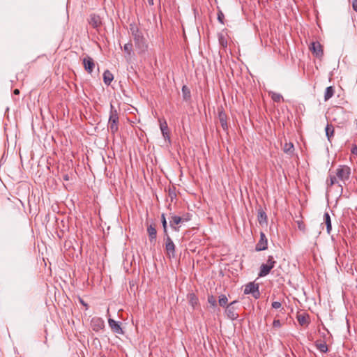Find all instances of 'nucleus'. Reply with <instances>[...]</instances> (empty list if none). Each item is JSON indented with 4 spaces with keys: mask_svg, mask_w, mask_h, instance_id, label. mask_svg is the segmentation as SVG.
<instances>
[{
    "mask_svg": "<svg viewBox=\"0 0 357 357\" xmlns=\"http://www.w3.org/2000/svg\"><path fill=\"white\" fill-rule=\"evenodd\" d=\"M130 31L133 37L135 45L139 50V52H144L147 50V44L142 33L135 24H130Z\"/></svg>",
    "mask_w": 357,
    "mask_h": 357,
    "instance_id": "1",
    "label": "nucleus"
},
{
    "mask_svg": "<svg viewBox=\"0 0 357 357\" xmlns=\"http://www.w3.org/2000/svg\"><path fill=\"white\" fill-rule=\"evenodd\" d=\"M108 128L112 134H115L119 129V114L112 104L110 105Z\"/></svg>",
    "mask_w": 357,
    "mask_h": 357,
    "instance_id": "2",
    "label": "nucleus"
},
{
    "mask_svg": "<svg viewBox=\"0 0 357 357\" xmlns=\"http://www.w3.org/2000/svg\"><path fill=\"white\" fill-rule=\"evenodd\" d=\"M276 261L273 256H268L266 264H262L260 266L259 277H264L269 274L271 270L275 266Z\"/></svg>",
    "mask_w": 357,
    "mask_h": 357,
    "instance_id": "3",
    "label": "nucleus"
},
{
    "mask_svg": "<svg viewBox=\"0 0 357 357\" xmlns=\"http://www.w3.org/2000/svg\"><path fill=\"white\" fill-rule=\"evenodd\" d=\"M350 174L351 169L346 165L340 166L336 170L337 177L342 181L348 180L349 178Z\"/></svg>",
    "mask_w": 357,
    "mask_h": 357,
    "instance_id": "4",
    "label": "nucleus"
},
{
    "mask_svg": "<svg viewBox=\"0 0 357 357\" xmlns=\"http://www.w3.org/2000/svg\"><path fill=\"white\" fill-rule=\"evenodd\" d=\"M245 294H251L255 298H258L260 296L259 290V284L254 282H250L245 285L244 289Z\"/></svg>",
    "mask_w": 357,
    "mask_h": 357,
    "instance_id": "5",
    "label": "nucleus"
},
{
    "mask_svg": "<svg viewBox=\"0 0 357 357\" xmlns=\"http://www.w3.org/2000/svg\"><path fill=\"white\" fill-rule=\"evenodd\" d=\"M165 250H166L167 254L169 257H174L175 256L176 246H175L173 241L169 236V234H165Z\"/></svg>",
    "mask_w": 357,
    "mask_h": 357,
    "instance_id": "6",
    "label": "nucleus"
},
{
    "mask_svg": "<svg viewBox=\"0 0 357 357\" xmlns=\"http://www.w3.org/2000/svg\"><path fill=\"white\" fill-rule=\"evenodd\" d=\"M91 326L96 332H99L105 328V321L102 318L93 317L91 321Z\"/></svg>",
    "mask_w": 357,
    "mask_h": 357,
    "instance_id": "7",
    "label": "nucleus"
},
{
    "mask_svg": "<svg viewBox=\"0 0 357 357\" xmlns=\"http://www.w3.org/2000/svg\"><path fill=\"white\" fill-rule=\"evenodd\" d=\"M310 50L317 58L322 57L324 54L322 46L319 42H312L310 46Z\"/></svg>",
    "mask_w": 357,
    "mask_h": 357,
    "instance_id": "8",
    "label": "nucleus"
},
{
    "mask_svg": "<svg viewBox=\"0 0 357 357\" xmlns=\"http://www.w3.org/2000/svg\"><path fill=\"white\" fill-rule=\"evenodd\" d=\"M237 301H234L231 302L226 307V314L229 319L231 320H236L238 317V313L236 312V308L233 306L234 304L236 303Z\"/></svg>",
    "mask_w": 357,
    "mask_h": 357,
    "instance_id": "9",
    "label": "nucleus"
},
{
    "mask_svg": "<svg viewBox=\"0 0 357 357\" xmlns=\"http://www.w3.org/2000/svg\"><path fill=\"white\" fill-rule=\"evenodd\" d=\"M268 241L267 238L264 232L260 234V239L256 245L255 250L257 251H262L267 249Z\"/></svg>",
    "mask_w": 357,
    "mask_h": 357,
    "instance_id": "10",
    "label": "nucleus"
},
{
    "mask_svg": "<svg viewBox=\"0 0 357 357\" xmlns=\"http://www.w3.org/2000/svg\"><path fill=\"white\" fill-rule=\"evenodd\" d=\"M83 65L84 69L90 74L93 72L95 68V62L93 59L89 56L83 59Z\"/></svg>",
    "mask_w": 357,
    "mask_h": 357,
    "instance_id": "11",
    "label": "nucleus"
},
{
    "mask_svg": "<svg viewBox=\"0 0 357 357\" xmlns=\"http://www.w3.org/2000/svg\"><path fill=\"white\" fill-rule=\"evenodd\" d=\"M218 119L222 129L227 131L228 130V124L227 122V116L222 109L218 110Z\"/></svg>",
    "mask_w": 357,
    "mask_h": 357,
    "instance_id": "12",
    "label": "nucleus"
},
{
    "mask_svg": "<svg viewBox=\"0 0 357 357\" xmlns=\"http://www.w3.org/2000/svg\"><path fill=\"white\" fill-rule=\"evenodd\" d=\"M160 128L161 130V132L162 134L163 137L166 141H167L169 143L170 142V137L169 133V128L167 126V123L165 121H160Z\"/></svg>",
    "mask_w": 357,
    "mask_h": 357,
    "instance_id": "13",
    "label": "nucleus"
},
{
    "mask_svg": "<svg viewBox=\"0 0 357 357\" xmlns=\"http://www.w3.org/2000/svg\"><path fill=\"white\" fill-rule=\"evenodd\" d=\"M108 324L112 331L117 334H122L123 331L119 322L112 319H108Z\"/></svg>",
    "mask_w": 357,
    "mask_h": 357,
    "instance_id": "14",
    "label": "nucleus"
},
{
    "mask_svg": "<svg viewBox=\"0 0 357 357\" xmlns=\"http://www.w3.org/2000/svg\"><path fill=\"white\" fill-rule=\"evenodd\" d=\"M89 23L95 29H98L101 25V20L100 17L95 14H92L90 15L89 19Z\"/></svg>",
    "mask_w": 357,
    "mask_h": 357,
    "instance_id": "15",
    "label": "nucleus"
},
{
    "mask_svg": "<svg viewBox=\"0 0 357 357\" xmlns=\"http://www.w3.org/2000/svg\"><path fill=\"white\" fill-rule=\"evenodd\" d=\"M182 223L181 217L177 215H172L169 220L170 227L175 231H178L179 227H176L177 225Z\"/></svg>",
    "mask_w": 357,
    "mask_h": 357,
    "instance_id": "16",
    "label": "nucleus"
},
{
    "mask_svg": "<svg viewBox=\"0 0 357 357\" xmlns=\"http://www.w3.org/2000/svg\"><path fill=\"white\" fill-rule=\"evenodd\" d=\"M315 346L318 350L321 353H326L328 351V346L324 341L317 340L315 342Z\"/></svg>",
    "mask_w": 357,
    "mask_h": 357,
    "instance_id": "17",
    "label": "nucleus"
},
{
    "mask_svg": "<svg viewBox=\"0 0 357 357\" xmlns=\"http://www.w3.org/2000/svg\"><path fill=\"white\" fill-rule=\"evenodd\" d=\"M324 221L326 226L327 233L330 234L332 229V226L331 216L328 212H326L324 215Z\"/></svg>",
    "mask_w": 357,
    "mask_h": 357,
    "instance_id": "18",
    "label": "nucleus"
},
{
    "mask_svg": "<svg viewBox=\"0 0 357 357\" xmlns=\"http://www.w3.org/2000/svg\"><path fill=\"white\" fill-rule=\"evenodd\" d=\"M113 79H114V76H113L112 73L109 70H106L103 73L104 83L106 85H109L111 84L112 81L113 80Z\"/></svg>",
    "mask_w": 357,
    "mask_h": 357,
    "instance_id": "19",
    "label": "nucleus"
},
{
    "mask_svg": "<svg viewBox=\"0 0 357 357\" xmlns=\"http://www.w3.org/2000/svg\"><path fill=\"white\" fill-rule=\"evenodd\" d=\"M147 232L149 234L150 241L155 240L157 236V231L153 225H150L147 227Z\"/></svg>",
    "mask_w": 357,
    "mask_h": 357,
    "instance_id": "20",
    "label": "nucleus"
},
{
    "mask_svg": "<svg viewBox=\"0 0 357 357\" xmlns=\"http://www.w3.org/2000/svg\"><path fill=\"white\" fill-rule=\"evenodd\" d=\"M219 44L224 48H226L228 45L227 38L223 33H219L218 34Z\"/></svg>",
    "mask_w": 357,
    "mask_h": 357,
    "instance_id": "21",
    "label": "nucleus"
},
{
    "mask_svg": "<svg viewBox=\"0 0 357 357\" xmlns=\"http://www.w3.org/2000/svg\"><path fill=\"white\" fill-rule=\"evenodd\" d=\"M294 151V144L291 142H286L283 146V151L288 154L292 155Z\"/></svg>",
    "mask_w": 357,
    "mask_h": 357,
    "instance_id": "22",
    "label": "nucleus"
},
{
    "mask_svg": "<svg viewBox=\"0 0 357 357\" xmlns=\"http://www.w3.org/2000/svg\"><path fill=\"white\" fill-rule=\"evenodd\" d=\"M334 93H335V90H334V88L333 86H328L326 89V91H325V93H324V100L325 101H327L328 100L331 98H332L334 95Z\"/></svg>",
    "mask_w": 357,
    "mask_h": 357,
    "instance_id": "23",
    "label": "nucleus"
},
{
    "mask_svg": "<svg viewBox=\"0 0 357 357\" xmlns=\"http://www.w3.org/2000/svg\"><path fill=\"white\" fill-rule=\"evenodd\" d=\"M308 315L307 314H298L297 316V319H298V323L301 325V326H304V325H307L309 323V320H308Z\"/></svg>",
    "mask_w": 357,
    "mask_h": 357,
    "instance_id": "24",
    "label": "nucleus"
},
{
    "mask_svg": "<svg viewBox=\"0 0 357 357\" xmlns=\"http://www.w3.org/2000/svg\"><path fill=\"white\" fill-rule=\"evenodd\" d=\"M181 91H182L183 100H189L190 99L191 95H190V91L188 89V87L187 86L184 85V86H183Z\"/></svg>",
    "mask_w": 357,
    "mask_h": 357,
    "instance_id": "25",
    "label": "nucleus"
},
{
    "mask_svg": "<svg viewBox=\"0 0 357 357\" xmlns=\"http://www.w3.org/2000/svg\"><path fill=\"white\" fill-rule=\"evenodd\" d=\"M325 130L328 139L331 140V138L333 136L334 133L333 126L332 125L327 124Z\"/></svg>",
    "mask_w": 357,
    "mask_h": 357,
    "instance_id": "26",
    "label": "nucleus"
},
{
    "mask_svg": "<svg viewBox=\"0 0 357 357\" xmlns=\"http://www.w3.org/2000/svg\"><path fill=\"white\" fill-rule=\"evenodd\" d=\"M190 304L195 307L198 303V298L194 294H190L188 295Z\"/></svg>",
    "mask_w": 357,
    "mask_h": 357,
    "instance_id": "27",
    "label": "nucleus"
},
{
    "mask_svg": "<svg viewBox=\"0 0 357 357\" xmlns=\"http://www.w3.org/2000/svg\"><path fill=\"white\" fill-rule=\"evenodd\" d=\"M123 50L127 54V55L130 57L132 51V44L131 43H128L124 45Z\"/></svg>",
    "mask_w": 357,
    "mask_h": 357,
    "instance_id": "28",
    "label": "nucleus"
},
{
    "mask_svg": "<svg viewBox=\"0 0 357 357\" xmlns=\"http://www.w3.org/2000/svg\"><path fill=\"white\" fill-rule=\"evenodd\" d=\"M266 219H267V216H266V213L264 212L263 211H259L258 212V220H259V223L261 224L262 222H266Z\"/></svg>",
    "mask_w": 357,
    "mask_h": 357,
    "instance_id": "29",
    "label": "nucleus"
},
{
    "mask_svg": "<svg viewBox=\"0 0 357 357\" xmlns=\"http://www.w3.org/2000/svg\"><path fill=\"white\" fill-rule=\"evenodd\" d=\"M161 222H162L163 231H164L165 235L168 234V233H167V220H166L164 213H162L161 215Z\"/></svg>",
    "mask_w": 357,
    "mask_h": 357,
    "instance_id": "30",
    "label": "nucleus"
},
{
    "mask_svg": "<svg viewBox=\"0 0 357 357\" xmlns=\"http://www.w3.org/2000/svg\"><path fill=\"white\" fill-rule=\"evenodd\" d=\"M271 98L273 101L279 102L282 99V96L280 93L273 92L271 93Z\"/></svg>",
    "mask_w": 357,
    "mask_h": 357,
    "instance_id": "31",
    "label": "nucleus"
},
{
    "mask_svg": "<svg viewBox=\"0 0 357 357\" xmlns=\"http://www.w3.org/2000/svg\"><path fill=\"white\" fill-rule=\"evenodd\" d=\"M228 299L225 295H221L219 298L218 303L220 306H225L227 303Z\"/></svg>",
    "mask_w": 357,
    "mask_h": 357,
    "instance_id": "32",
    "label": "nucleus"
},
{
    "mask_svg": "<svg viewBox=\"0 0 357 357\" xmlns=\"http://www.w3.org/2000/svg\"><path fill=\"white\" fill-rule=\"evenodd\" d=\"M224 18H225V16H224L223 13L221 10H219L218 13V22H220L221 24H224Z\"/></svg>",
    "mask_w": 357,
    "mask_h": 357,
    "instance_id": "33",
    "label": "nucleus"
},
{
    "mask_svg": "<svg viewBox=\"0 0 357 357\" xmlns=\"http://www.w3.org/2000/svg\"><path fill=\"white\" fill-rule=\"evenodd\" d=\"M208 302L213 306H216V299L213 296H210L208 297Z\"/></svg>",
    "mask_w": 357,
    "mask_h": 357,
    "instance_id": "34",
    "label": "nucleus"
},
{
    "mask_svg": "<svg viewBox=\"0 0 357 357\" xmlns=\"http://www.w3.org/2000/svg\"><path fill=\"white\" fill-rule=\"evenodd\" d=\"M337 182V178L334 176H331L329 179L328 180V183L330 185H334Z\"/></svg>",
    "mask_w": 357,
    "mask_h": 357,
    "instance_id": "35",
    "label": "nucleus"
},
{
    "mask_svg": "<svg viewBox=\"0 0 357 357\" xmlns=\"http://www.w3.org/2000/svg\"><path fill=\"white\" fill-rule=\"evenodd\" d=\"M272 307L274 308V309H279L282 306V304L280 302H278V301H274L272 303Z\"/></svg>",
    "mask_w": 357,
    "mask_h": 357,
    "instance_id": "36",
    "label": "nucleus"
},
{
    "mask_svg": "<svg viewBox=\"0 0 357 357\" xmlns=\"http://www.w3.org/2000/svg\"><path fill=\"white\" fill-rule=\"evenodd\" d=\"M273 325L274 327H280L281 326L280 321L279 319H275L273 321Z\"/></svg>",
    "mask_w": 357,
    "mask_h": 357,
    "instance_id": "37",
    "label": "nucleus"
},
{
    "mask_svg": "<svg viewBox=\"0 0 357 357\" xmlns=\"http://www.w3.org/2000/svg\"><path fill=\"white\" fill-rule=\"evenodd\" d=\"M181 219H182V223L184 222H188V220H190V217H189V215L187 214L185 215H183V217H181Z\"/></svg>",
    "mask_w": 357,
    "mask_h": 357,
    "instance_id": "38",
    "label": "nucleus"
},
{
    "mask_svg": "<svg viewBox=\"0 0 357 357\" xmlns=\"http://www.w3.org/2000/svg\"><path fill=\"white\" fill-rule=\"evenodd\" d=\"M352 8L356 12H357V0H353Z\"/></svg>",
    "mask_w": 357,
    "mask_h": 357,
    "instance_id": "39",
    "label": "nucleus"
},
{
    "mask_svg": "<svg viewBox=\"0 0 357 357\" xmlns=\"http://www.w3.org/2000/svg\"><path fill=\"white\" fill-rule=\"evenodd\" d=\"M351 153L353 154H357V146H354V147H352Z\"/></svg>",
    "mask_w": 357,
    "mask_h": 357,
    "instance_id": "40",
    "label": "nucleus"
},
{
    "mask_svg": "<svg viewBox=\"0 0 357 357\" xmlns=\"http://www.w3.org/2000/svg\"><path fill=\"white\" fill-rule=\"evenodd\" d=\"M298 228L300 230H304L305 229V225L303 223H298Z\"/></svg>",
    "mask_w": 357,
    "mask_h": 357,
    "instance_id": "41",
    "label": "nucleus"
},
{
    "mask_svg": "<svg viewBox=\"0 0 357 357\" xmlns=\"http://www.w3.org/2000/svg\"><path fill=\"white\" fill-rule=\"evenodd\" d=\"M148 3L149 6H153L154 4L153 0H148Z\"/></svg>",
    "mask_w": 357,
    "mask_h": 357,
    "instance_id": "42",
    "label": "nucleus"
},
{
    "mask_svg": "<svg viewBox=\"0 0 357 357\" xmlns=\"http://www.w3.org/2000/svg\"><path fill=\"white\" fill-rule=\"evenodd\" d=\"M13 93H14V94L17 95L20 93V90L16 89L14 90Z\"/></svg>",
    "mask_w": 357,
    "mask_h": 357,
    "instance_id": "43",
    "label": "nucleus"
},
{
    "mask_svg": "<svg viewBox=\"0 0 357 357\" xmlns=\"http://www.w3.org/2000/svg\"><path fill=\"white\" fill-rule=\"evenodd\" d=\"M65 179L68 180V176H65Z\"/></svg>",
    "mask_w": 357,
    "mask_h": 357,
    "instance_id": "44",
    "label": "nucleus"
},
{
    "mask_svg": "<svg viewBox=\"0 0 357 357\" xmlns=\"http://www.w3.org/2000/svg\"><path fill=\"white\" fill-rule=\"evenodd\" d=\"M101 357H105V356H101Z\"/></svg>",
    "mask_w": 357,
    "mask_h": 357,
    "instance_id": "45",
    "label": "nucleus"
}]
</instances>
